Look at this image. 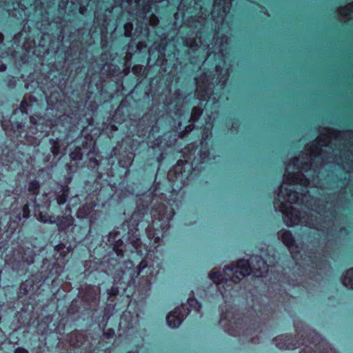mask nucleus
I'll return each instance as SVG.
<instances>
[{"instance_id":"29","label":"nucleus","mask_w":353,"mask_h":353,"mask_svg":"<svg viewBox=\"0 0 353 353\" xmlns=\"http://www.w3.org/2000/svg\"><path fill=\"white\" fill-rule=\"evenodd\" d=\"M327 205H329V207H327L328 209L332 207V204L327 203Z\"/></svg>"},{"instance_id":"21","label":"nucleus","mask_w":353,"mask_h":353,"mask_svg":"<svg viewBox=\"0 0 353 353\" xmlns=\"http://www.w3.org/2000/svg\"><path fill=\"white\" fill-rule=\"evenodd\" d=\"M159 20L156 17H153L150 19V23L152 26H155L157 24Z\"/></svg>"},{"instance_id":"23","label":"nucleus","mask_w":353,"mask_h":353,"mask_svg":"<svg viewBox=\"0 0 353 353\" xmlns=\"http://www.w3.org/2000/svg\"><path fill=\"white\" fill-rule=\"evenodd\" d=\"M193 130V125H189L185 128V131L187 132H191Z\"/></svg>"},{"instance_id":"30","label":"nucleus","mask_w":353,"mask_h":353,"mask_svg":"<svg viewBox=\"0 0 353 353\" xmlns=\"http://www.w3.org/2000/svg\"><path fill=\"white\" fill-rule=\"evenodd\" d=\"M312 183H313V184H314V185H315L316 186H317V185H318L317 184H316V183H314V179H312Z\"/></svg>"},{"instance_id":"22","label":"nucleus","mask_w":353,"mask_h":353,"mask_svg":"<svg viewBox=\"0 0 353 353\" xmlns=\"http://www.w3.org/2000/svg\"><path fill=\"white\" fill-rule=\"evenodd\" d=\"M14 353H28V352L23 347H18L15 350Z\"/></svg>"},{"instance_id":"31","label":"nucleus","mask_w":353,"mask_h":353,"mask_svg":"<svg viewBox=\"0 0 353 353\" xmlns=\"http://www.w3.org/2000/svg\"><path fill=\"white\" fill-rule=\"evenodd\" d=\"M128 353H137V352H128Z\"/></svg>"},{"instance_id":"26","label":"nucleus","mask_w":353,"mask_h":353,"mask_svg":"<svg viewBox=\"0 0 353 353\" xmlns=\"http://www.w3.org/2000/svg\"><path fill=\"white\" fill-rule=\"evenodd\" d=\"M137 68H138V67H137V66L134 67V68H132L133 72H136V69H137Z\"/></svg>"},{"instance_id":"1","label":"nucleus","mask_w":353,"mask_h":353,"mask_svg":"<svg viewBox=\"0 0 353 353\" xmlns=\"http://www.w3.org/2000/svg\"><path fill=\"white\" fill-rule=\"evenodd\" d=\"M309 153H303L293 159L286 168L283 176V183L277 196L276 208L284 214L283 221L288 226L303 224L309 228L321 229L320 221L323 216L329 218L333 216V212L325 211L317 201L310 195L299 193L294 188L295 185L306 187L309 179L305 172H316V163L327 161L332 156L327 154L334 152V161L341 165L344 170L349 172L353 161V132H339L332 129H325L321 133L314 143L307 148Z\"/></svg>"},{"instance_id":"16","label":"nucleus","mask_w":353,"mask_h":353,"mask_svg":"<svg viewBox=\"0 0 353 353\" xmlns=\"http://www.w3.org/2000/svg\"><path fill=\"white\" fill-rule=\"evenodd\" d=\"M188 303L190 307L195 310L197 312H199L201 308V305L197 301V300L194 299H189L188 300Z\"/></svg>"},{"instance_id":"10","label":"nucleus","mask_w":353,"mask_h":353,"mask_svg":"<svg viewBox=\"0 0 353 353\" xmlns=\"http://www.w3.org/2000/svg\"><path fill=\"white\" fill-rule=\"evenodd\" d=\"M339 14L343 21H348L353 18V3L339 8Z\"/></svg>"},{"instance_id":"25","label":"nucleus","mask_w":353,"mask_h":353,"mask_svg":"<svg viewBox=\"0 0 353 353\" xmlns=\"http://www.w3.org/2000/svg\"><path fill=\"white\" fill-rule=\"evenodd\" d=\"M26 288H27V285L25 284V283H23L21 286V289H24L25 290H26Z\"/></svg>"},{"instance_id":"18","label":"nucleus","mask_w":353,"mask_h":353,"mask_svg":"<svg viewBox=\"0 0 353 353\" xmlns=\"http://www.w3.org/2000/svg\"><path fill=\"white\" fill-rule=\"evenodd\" d=\"M51 144V152L54 155H57L59 153V147L56 140L51 139L50 140Z\"/></svg>"},{"instance_id":"24","label":"nucleus","mask_w":353,"mask_h":353,"mask_svg":"<svg viewBox=\"0 0 353 353\" xmlns=\"http://www.w3.org/2000/svg\"><path fill=\"white\" fill-rule=\"evenodd\" d=\"M26 105H27V103H26L25 101H23L21 102V108H25V106H26Z\"/></svg>"},{"instance_id":"7","label":"nucleus","mask_w":353,"mask_h":353,"mask_svg":"<svg viewBox=\"0 0 353 353\" xmlns=\"http://www.w3.org/2000/svg\"><path fill=\"white\" fill-rule=\"evenodd\" d=\"M279 239L288 247L293 258H296V254L299 252L298 247L295 245L294 239L290 232L286 230H281L278 232Z\"/></svg>"},{"instance_id":"13","label":"nucleus","mask_w":353,"mask_h":353,"mask_svg":"<svg viewBox=\"0 0 353 353\" xmlns=\"http://www.w3.org/2000/svg\"><path fill=\"white\" fill-rule=\"evenodd\" d=\"M70 157L72 161H81L83 157V153L80 147H76L75 149L70 152Z\"/></svg>"},{"instance_id":"5","label":"nucleus","mask_w":353,"mask_h":353,"mask_svg":"<svg viewBox=\"0 0 353 353\" xmlns=\"http://www.w3.org/2000/svg\"><path fill=\"white\" fill-rule=\"evenodd\" d=\"M188 314V312L185 305H182L175 308L166 317L168 326L172 328L178 327Z\"/></svg>"},{"instance_id":"2","label":"nucleus","mask_w":353,"mask_h":353,"mask_svg":"<svg viewBox=\"0 0 353 353\" xmlns=\"http://www.w3.org/2000/svg\"><path fill=\"white\" fill-rule=\"evenodd\" d=\"M250 268L247 260H239L235 265L228 266L224 270V274L218 272H212L210 274V278L214 283L221 284V282L228 280L237 283L243 279L245 276L250 275Z\"/></svg>"},{"instance_id":"19","label":"nucleus","mask_w":353,"mask_h":353,"mask_svg":"<svg viewBox=\"0 0 353 353\" xmlns=\"http://www.w3.org/2000/svg\"><path fill=\"white\" fill-rule=\"evenodd\" d=\"M57 201L59 205H62V204L65 203L66 201L65 195L64 194L59 195L57 199Z\"/></svg>"},{"instance_id":"17","label":"nucleus","mask_w":353,"mask_h":353,"mask_svg":"<svg viewBox=\"0 0 353 353\" xmlns=\"http://www.w3.org/2000/svg\"><path fill=\"white\" fill-rule=\"evenodd\" d=\"M39 188V183L38 181H32L29 183L28 190L30 192H32L34 194H37Z\"/></svg>"},{"instance_id":"3","label":"nucleus","mask_w":353,"mask_h":353,"mask_svg":"<svg viewBox=\"0 0 353 353\" xmlns=\"http://www.w3.org/2000/svg\"><path fill=\"white\" fill-rule=\"evenodd\" d=\"M34 254L30 248H21L14 252L10 264L14 271L26 270L28 266L33 263Z\"/></svg>"},{"instance_id":"15","label":"nucleus","mask_w":353,"mask_h":353,"mask_svg":"<svg viewBox=\"0 0 353 353\" xmlns=\"http://www.w3.org/2000/svg\"><path fill=\"white\" fill-rule=\"evenodd\" d=\"M199 43H201L200 40L199 42L196 39H187L185 41V44L187 47L192 49V50H195L196 47L199 46Z\"/></svg>"},{"instance_id":"14","label":"nucleus","mask_w":353,"mask_h":353,"mask_svg":"<svg viewBox=\"0 0 353 353\" xmlns=\"http://www.w3.org/2000/svg\"><path fill=\"white\" fill-rule=\"evenodd\" d=\"M202 110L200 108L194 107L193 108L191 113V117L190 119V122L194 123L201 115Z\"/></svg>"},{"instance_id":"12","label":"nucleus","mask_w":353,"mask_h":353,"mask_svg":"<svg viewBox=\"0 0 353 353\" xmlns=\"http://www.w3.org/2000/svg\"><path fill=\"white\" fill-rule=\"evenodd\" d=\"M59 218H55L54 216H49L46 213L41 212L39 215V221L44 223H55Z\"/></svg>"},{"instance_id":"11","label":"nucleus","mask_w":353,"mask_h":353,"mask_svg":"<svg viewBox=\"0 0 353 353\" xmlns=\"http://www.w3.org/2000/svg\"><path fill=\"white\" fill-rule=\"evenodd\" d=\"M342 283L347 288L353 290V268L345 273L342 277Z\"/></svg>"},{"instance_id":"6","label":"nucleus","mask_w":353,"mask_h":353,"mask_svg":"<svg viewBox=\"0 0 353 353\" xmlns=\"http://www.w3.org/2000/svg\"><path fill=\"white\" fill-rule=\"evenodd\" d=\"M248 328L247 319L241 316H236L230 320L228 331L231 335L238 336L244 334Z\"/></svg>"},{"instance_id":"20","label":"nucleus","mask_w":353,"mask_h":353,"mask_svg":"<svg viewBox=\"0 0 353 353\" xmlns=\"http://www.w3.org/2000/svg\"><path fill=\"white\" fill-rule=\"evenodd\" d=\"M23 217L28 218L29 216V206L28 204H26L23 207Z\"/></svg>"},{"instance_id":"9","label":"nucleus","mask_w":353,"mask_h":353,"mask_svg":"<svg viewBox=\"0 0 353 353\" xmlns=\"http://www.w3.org/2000/svg\"><path fill=\"white\" fill-rule=\"evenodd\" d=\"M276 345L281 350H294L299 347L301 343L294 342L293 339L288 335H281L274 340Z\"/></svg>"},{"instance_id":"27","label":"nucleus","mask_w":353,"mask_h":353,"mask_svg":"<svg viewBox=\"0 0 353 353\" xmlns=\"http://www.w3.org/2000/svg\"><path fill=\"white\" fill-rule=\"evenodd\" d=\"M63 228V226H62L61 223H60V224H59V230H62Z\"/></svg>"},{"instance_id":"28","label":"nucleus","mask_w":353,"mask_h":353,"mask_svg":"<svg viewBox=\"0 0 353 353\" xmlns=\"http://www.w3.org/2000/svg\"><path fill=\"white\" fill-rule=\"evenodd\" d=\"M6 70V66H2V67L1 68V71H3V70Z\"/></svg>"},{"instance_id":"8","label":"nucleus","mask_w":353,"mask_h":353,"mask_svg":"<svg viewBox=\"0 0 353 353\" xmlns=\"http://www.w3.org/2000/svg\"><path fill=\"white\" fill-rule=\"evenodd\" d=\"M251 260L253 268L252 269L250 268V273L252 271L256 276H263L268 272V265L261 256H254L252 257ZM247 261L249 263L250 268H251L250 262Z\"/></svg>"},{"instance_id":"4","label":"nucleus","mask_w":353,"mask_h":353,"mask_svg":"<svg viewBox=\"0 0 353 353\" xmlns=\"http://www.w3.org/2000/svg\"><path fill=\"white\" fill-rule=\"evenodd\" d=\"M232 0H214L212 17L216 23H222L229 12Z\"/></svg>"}]
</instances>
